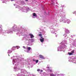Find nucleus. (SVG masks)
Returning <instances> with one entry per match:
<instances>
[{"mask_svg": "<svg viewBox=\"0 0 76 76\" xmlns=\"http://www.w3.org/2000/svg\"><path fill=\"white\" fill-rule=\"evenodd\" d=\"M40 41L41 42H43L44 41V38H43L42 37H41L40 38Z\"/></svg>", "mask_w": 76, "mask_h": 76, "instance_id": "nucleus-1", "label": "nucleus"}, {"mask_svg": "<svg viewBox=\"0 0 76 76\" xmlns=\"http://www.w3.org/2000/svg\"><path fill=\"white\" fill-rule=\"evenodd\" d=\"M29 35L30 36L31 38H34V35L31 34H29Z\"/></svg>", "mask_w": 76, "mask_h": 76, "instance_id": "nucleus-2", "label": "nucleus"}, {"mask_svg": "<svg viewBox=\"0 0 76 76\" xmlns=\"http://www.w3.org/2000/svg\"><path fill=\"white\" fill-rule=\"evenodd\" d=\"M65 32L66 33V34H69L70 33V31H69L68 30H65Z\"/></svg>", "mask_w": 76, "mask_h": 76, "instance_id": "nucleus-3", "label": "nucleus"}, {"mask_svg": "<svg viewBox=\"0 0 76 76\" xmlns=\"http://www.w3.org/2000/svg\"><path fill=\"white\" fill-rule=\"evenodd\" d=\"M39 57H40V58H44V56H43L41 55H40L39 56Z\"/></svg>", "mask_w": 76, "mask_h": 76, "instance_id": "nucleus-4", "label": "nucleus"}, {"mask_svg": "<svg viewBox=\"0 0 76 76\" xmlns=\"http://www.w3.org/2000/svg\"><path fill=\"white\" fill-rule=\"evenodd\" d=\"M33 16H35L36 17H37V14L35 13H33Z\"/></svg>", "mask_w": 76, "mask_h": 76, "instance_id": "nucleus-5", "label": "nucleus"}, {"mask_svg": "<svg viewBox=\"0 0 76 76\" xmlns=\"http://www.w3.org/2000/svg\"><path fill=\"white\" fill-rule=\"evenodd\" d=\"M28 51H30L31 50V48L30 47H28Z\"/></svg>", "mask_w": 76, "mask_h": 76, "instance_id": "nucleus-6", "label": "nucleus"}, {"mask_svg": "<svg viewBox=\"0 0 76 76\" xmlns=\"http://www.w3.org/2000/svg\"><path fill=\"white\" fill-rule=\"evenodd\" d=\"M68 54L69 55V56H71V55H72V54H73L72 53H69V52L68 53Z\"/></svg>", "mask_w": 76, "mask_h": 76, "instance_id": "nucleus-7", "label": "nucleus"}, {"mask_svg": "<svg viewBox=\"0 0 76 76\" xmlns=\"http://www.w3.org/2000/svg\"><path fill=\"white\" fill-rule=\"evenodd\" d=\"M50 76H56V75L53 74H50Z\"/></svg>", "mask_w": 76, "mask_h": 76, "instance_id": "nucleus-8", "label": "nucleus"}, {"mask_svg": "<svg viewBox=\"0 0 76 76\" xmlns=\"http://www.w3.org/2000/svg\"><path fill=\"white\" fill-rule=\"evenodd\" d=\"M39 37H41L42 36V34H39Z\"/></svg>", "mask_w": 76, "mask_h": 76, "instance_id": "nucleus-9", "label": "nucleus"}, {"mask_svg": "<svg viewBox=\"0 0 76 76\" xmlns=\"http://www.w3.org/2000/svg\"><path fill=\"white\" fill-rule=\"evenodd\" d=\"M71 53H74V50L71 51Z\"/></svg>", "mask_w": 76, "mask_h": 76, "instance_id": "nucleus-10", "label": "nucleus"}, {"mask_svg": "<svg viewBox=\"0 0 76 76\" xmlns=\"http://www.w3.org/2000/svg\"><path fill=\"white\" fill-rule=\"evenodd\" d=\"M37 71L38 72H39V71H40V69H37Z\"/></svg>", "mask_w": 76, "mask_h": 76, "instance_id": "nucleus-11", "label": "nucleus"}, {"mask_svg": "<svg viewBox=\"0 0 76 76\" xmlns=\"http://www.w3.org/2000/svg\"><path fill=\"white\" fill-rule=\"evenodd\" d=\"M73 14H76V11L74 12H73Z\"/></svg>", "mask_w": 76, "mask_h": 76, "instance_id": "nucleus-12", "label": "nucleus"}, {"mask_svg": "<svg viewBox=\"0 0 76 76\" xmlns=\"http://www.w3.org/2000/svg\"><path fill=\"white\" fill-rule=\"evenodd\" d=\"M38 60H37L36 61V63H38Z\"/></svg>", "mask_w": 76, "mask_h": 76, "instance_id": "nucleus-13", "label": "nucleus"}, {"mask_svg": "<svg viewBox=\"0 0 76 76\" xmlns=\"http://www.w3.org/2000/svg\"><path fill=\"white\" fill-rule=\"evenodd\" d=\"M10 50H8V53H10Z\"/></svg>", "mask_w": 76, "mask_h": 76, "instance_id": "nucleus-14", "label": "nucleus"}, {"mask_svg": "<svg viewBox=\"0 0 76 76\" xmlns=\"http://www.w3.org/2000/svg\"><path fill=\"white\" fill-rule=\"evenodd\" d=\"M23 48H24V49H26V47H25V46H23Z\"/></svg>", "mask_w": 76, "mask_h": 76, "instance_id": "nucleus-15", "label": "nucleus"}, {"mask_svg": "<svg viewBox=\"0 0 76 76\" xmlns=\"http://www.w3.org/2000/svg\"><path fill=\"white\" fill-rule=\"evenodd\" d=\"M33 61H35V60L34 59H33Z\"/></svg>", "mask_w": 76, "mask_h": 76, "instance_id": "nucleus-16", "label": "nucleus"}, {"mask_svg": "<svg viewBox=\"0 0 76 76\" xmlns=\"http://www.w3.org/2000/svg\"><path fill=\"white\" fill-rule=\"evenodd\" d=\"M50 72H52V70H50Z\"/></svg>", "mask_w": 76, "mask_h": 76, "instance_id": "nucleus-17", "label": "nucleus"}, {"mask_svg": "<svg viewBox=\"0 0 76 76\" xmlns=\"http://www.w3.org/2000/svg\"><path fill=\"white\" fill-rule=\"evenodd\" d=\"M11 1H15V0H10Z\"/></svg>", "mask_w": 76, "mask_h": 76, "instance_id": "nucleus-18", "label": "nucleus"}, {"mask_svg": "<svg viewBox=\"0 0 76 76\" xmlns=\"http://www.w3.org/2000/svg\"><path fill=\"white\" fill-rule=\"evenodd\" d=\"M41 72H43V70H41Z\"/></svg>", "mask_w": 76, "mask_h": 76, "instance_id": "nucleus-19", "label": "nucleus"}, {"mask_svg": "<svg viewBox=\"0 0 76 76\" xmlns=\"http://www.w3.org/2000/svg\"><path fill=\"white\" fill-rule=\"evenodd\" d=\"M25 1H28V0H25Z\"/></svg>", "mask_w": 76, "mask_h": 76, "instance_id": "nucleus-20", "label": "nucleus"}, {"mask_svg": "<svg viewBox=\"0 0 76 76\" xmlns=\"http://www.w3.org/2000/svg\"><path fill=\"white\" fill-rule=\"evenodd\" d=\"M9 56H10L9 55Z\"/></svg>", "mask_w": 76, "mask_h": 76, "instance_id": "nucleus-21", "label": "nucleus"}, {"mask_svg": "<svg viewBox=\"0 0 76 76\" xmlns=\"http://www.w3.org/2000/svg\"><path fill=\"white\" fill-rule=\"evenodd\" d=\"M17 49H18V48H17Z\"/></svg>", "mask_w": 76, "mask_h": 76, "instance_id": "nucleus-22", "label": "nucleus"}]
</instances>
